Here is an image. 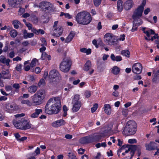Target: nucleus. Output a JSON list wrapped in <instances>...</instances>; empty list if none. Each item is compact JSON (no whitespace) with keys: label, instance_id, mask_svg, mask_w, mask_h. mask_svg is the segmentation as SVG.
I'll return each mask as SVG.
<instances>
[{"label":"nucleus","instance_id":"1","mask_svg":"<svg viewBox=\"0 0 159 159\" xmlns=\"http://www.w3.org/2000/svg\"><path fill=\"white\" fill-rule=\"evenodd\" d=\"M61 108V98L56 97L50 99L45 108V112L48 114H57Z\"/></svg>","mask_w":159,"mask_h":159},{"label":"nucleus","instance_id":"2","mask_svg":"<svg viewBox=\"0 0 159 159\" xmlns=\"http://www.w3.org/2000/svg\"><path fill=\"white\" fill-rule=\"evenodd\" d=\"M75 19L78 24L84 25L89 24L92 20L90 14L84 11L78 13L76 16Z\"/></svg>","mask_w":159,"mask_h":159},{"label":"nucleus","instance_id":"3","mask_svg":"<svg viewBox=\"0 0 159 159\" xmlns=\"http://www.w3.org/2000/svg\"><path fill=\"white\" fill-rule=\"evenodd\" d=\"M46 96V92L43 89L38 91L32 97V104L34 105L38 106L42 104L44 102Z\"/></svg>","mask_w":159,"mask_h":159},{"label":"nucleus","instance_id":"4","mask_svg":"<svg viewBox=\"0 0 159 159\" xmlns=\"http://www.w3.org/2000/svg\"><path fill=\"white\" fill-rule=\"evenodd\" d=\"M13 123L17 128L24 130L30 129L31 126L30 121L24 118H20L18 120H13Z\"/></svg>","mask_w":159,"mask_h":159},{"label":"nucleus","instance_id":"5","mask_svg":"<svg viewBox=\"0 0 159 159\" xmlns=\"http://www.w3.org/2000/svg\"><path fill=\"white\" fill-rule=\"evenodd\" d=\"M136 125L135 121H129L125 126L123 132L126 135H133L136 131Z\"/></svg>","mask_w":159,"mask_h":159},{"label":"nucleus","instance_id":"6","mask_svg":"<svg viewBox=\"0 0 159 159\" xmlns=\"http://www.w3.org/2000/svg\"><path fill=\"white\" fill-rule=\"evenodd\" d=\"M37 7L40 9V10L44 12L50 13L54 11L55 8L50 2L47 1H42L39 3Z\"/></svg>","mask_w":159,"mask_h":159},{"label":"nucleus","instance_id":"7","mask_svg":"<svg viewBox=\"0 0 159 159\" xmlns=\"http://www.w3.org/2000/svg\"><path fill=\"white\" fill-rule=\"evenodd\" d=\"M146 1L143 0L142 4L133 11L132 18L134 21H138L142 15L144 7L146 4Z\"/></svg>","mask_w":159,"mask_h":159},{"label":"nucleus","instance_id":"8","mask_svg":"<svg viewBox=\"0 0 159 159\" xmlns=\"http://www.w3.org/2000/svg\"><path fill=\"white\" fill-rule=\"evenodd\" d=\"M72 62L69 58H64L60 65V70L64 72H68L70 69Z\"/></svg>","mask_w":159,"mask_h":159},{"label":"nucleus","instance_id":"9","mask_svg":"<svg viewBox=\"0 0 159 159\" xmlns=\"http://www.w3.org/2000/svg\"><path fill=\"white\" fill-rule=\"evenodd\" d=\"M80 95L76 94L74 96L72 99V103L73 107L72 110L74 112L78 111L81 106L82 103L80 101Z\"/></svg>","mask_w":159,"mask_h":159},{"label":"nucleus","instance_id":"10","mask_svg":"<svg viewBox=\"0 0 159 159\" xmlns=\"http://www.w3.org/2000/svg\"><path fill=\"white\" fill-rule=\"evenodd\" d=\"M60 77V75L59 72L55 69H54L50 71L49 75V81L50 82L54 81L56 78H59Z\"/></svg>","mask_w":159,"mask_h":159},{"label":"nucleus","instance_id":"11","mask_svg":"<svg viewBox=\"0 0 159 159\" xmlns=\"http://www.w3.org/2000/svg\"><path fill=\"white\" fill-rule=\"evenodd\" d=\"M143 66L142 64L139 63L134 64L132 66V71L134 74H139L142 70Z\"/></svg>","mask_w":159,"mask_h":159},{"label":"nucleus","instance_id":"12","mask_svg":"<svg viewBox=\"0 0 159 159\" xmlns=\"http://www.w3.org/2000/svg\"><path fill=\"white\" fill-rule=\"evenodd\" d=\"M24 0H8V3L11 7L15 8L19 7L23 3Z\"/></svg>","mask_w":159,"mask_h":159},{"label":"nucleus","instance_id":"13","mask_svg":"<svg viewBox=\"0 0 159 159\" xmlns=\"http://www.w3.org/2000/svg\"><path fill=\"white\" fill-rule=\"evenodd\" d=\"M130 147H131L130 148L131 149V151L130 152V154L131 155V157L130 159H131L134 156L135 150L138 151L139 154L138 156H140L141 149V146H136L135 145H132Z\"/></svg>","mask_w":159,"mask_h":159},{"label":"nucleus","instance_id":"14","mask_svg":"<svg viewBox=\"0 0 159 159\" xmlns=\"http://www.w3.org/2000/svg\"><path fill=\"white\" fill-rule=\"evenodd\" d=\"M92 137L90 136H86L82 138L80 140V142L82 144H86L93 142Z\"/></svg>","mask_w":159,"mask_h":159},{"label":"nucleus","instance_id":"15","mask_svg":"<svg viewBox=\"0 0 159 159\" xmlns=\"http://www.w3.org/2000/svg\"><path fill=\"white\" fill-rule=\"evenodd\" d=\"M66 123L65 121L62 119L57 120L52 124V126L54 127H58L63 125Z\"/></svg>","mask_w":159,"mask_h":159},{"label":"nucleus","instance_id":"16","mask_svg":"<svg viewBox=\"0 0 159 159\" xmlns=\"http://www.w3.org/2000/svg\"><path fill=\"white\" fill-rule=\"evenodd\" d=\"M145 147L147 150H153L157 149V144L155 142H151L149 144H146Z\"/></svg>","mask_w":159,"mask_h":159},{"label":"nucleus","instance_id":"17","mask_svg":"<svg viewBox=\"0 0 159 159\" xmlns=\"http://www.w3.org/2000/svg\"><path fill=\"white\" fill-rule=\"evenodd\" d=\"M132 145H124L122 146L121 148L117 151L118 153L119 152H121L122 150L126 149L125 151V152L127 153L129 151H131V149L130 148Z\"/></svg>","mask_w":159,"mask_h":159},{"label":"nucleus","instance_id":"18","mask_svg":"<svg viewBox=\"0 0 159 159\" xmlns=\"http://www.w3.org/2000/svg\"><path fill=\"white\" fill-rule=\"evenodd\" d=\"M2 78L4 79H10L11 78V75L8 70L2 71Z\"/></svg>","mask_w":159,"mask_h":159},{"label":"nucleus","instance_id":"19","mask_svg":"<svg viewBox=\"0 0 159 159\" xmlns=\"http://www.w3.org/2000/svg\"><path fill=\"white\" fill-rule=\"evenodd\" d=\"M133 2L131 0H127L125 3V8L126 10H129L133 5Z\"/></svg>","mask_w":159,"mask_h":159},{"label":"nucleus","instance_id":"20","mask_svg":"<svg viewBox=\"0 0 159 159\" xmlns=\"http://www.w3.org/2000/svg\"><path fill=\"white\" fill-rule=\"evenodd\" d=\"M10 62V60L9 59H6L5 57L3 55L0 56V62L5 64L8 66L9 65V62Z\"/></svg>","mask_w":159,"mask_h":159},{"label":"nucleus","instance_id":"21","mask_svg":"<svg viewBox=\"0 0 159 159\" xmlns=\"http://www.w3.org/2000/svg\"><path fill=\"white\" fill-rule=\"evenodd\" d=\"M39 20L40 23L45 24L49 22V17L47 15H44L41 16Z\"/></svg>","mask_w":159,"mask_h":159},{"label":"nucleus","instance_id":"22","mask_svg":"<svg viewBox=\"0 0 159 159\" xmlns=\"http://www.w3.org/2000/svg\"><path fill=\"white\" fill-rule=\"evenodd\" d=\"M34 111L35 112L30 115V117L31 118L37 117L39 114L42 112V110L41 109H36Z\"/></svg>","mask_w":159,"mask_h":159},{"label":"nucleus","instance_id":"23","mask_svg":"<svg viewBox=\"0 0 159 159\" xmlns=\"http://www.w3.org/2000/svg\"><path fill=\"white\" fill-rule=\"evenodd\" d=\"M57 33H53L52 35L53 36H56V37H59L60 36L62 33L63 29L61 26H59L57 28Z\"/></svg>","mask_w":159,"mask_h":159},{"label":"nucleus","instance_id":"24","mask_svg":"<svg viewBox=\"0 0 159 159\" xmlns=\"http://www.w3.org/2000/svg\"><path fill=\"white\" fill-rule=\"evenodd\" d=\"M75 35V33L73 32H71L68 37L66 39L65 42L66 43H68L70 42L72 39L74 37Z\"/></svg>","mask_w":159,"mask_h":159},{"label":"nucleus","instance_id":"25","mask_svg":"<svg viewBox=\"0 0 159 159\" xmlns=\"http://www.w3.org/2000/svg\"><path fill=\"white\" fill-rule=\"evenodd\" d=\"M12 24L16 29H18L19 27L22 28V25L20 22L17 20H14L12 21Z\"/></svg>","mask_w":159,"mask_h":159},{"label":"nucleus","instance_id":"26","mask_svg":"<svg viewBox=\"0 0 159 159\" xmlns=\"http://www.w3.org/2000/svg\"><path fill=\"white\" fill-rule=\"evenodd\" d=\"M37 86L34 85L30 86L28 88V91L31 93H34L37 90Z\"/></svg>","mask_w":159,"mask_h":159},{"label":"nucleus","instance_id":"27","mask_svg":"<svg viewBox=\"0 0 159 159\" xmlns=\"http://www.w3.org/2000/svg\"><path fill=\"white\" fill-rule=\"evenodd\" d=\"M91 67V63L89 60H88L84 65V71H88Z\"/></svg>","mask_w":159,"mask_h":159},{"label":"nucleus","instance_id":"28","mask_svg":"<svg viewBox=\"0 0 159 159\" xmlns=\"http://www.w3.org/2000/svg\"><path fill=\"white\" fill-rule=\"evenodd\" d=\"M34 36V34L33 33H27V31L25 30H24L23 32V37L24 38L26 39L28 38H30L33 37Z\"/></svg>","mask_w":159,"mask_h":159},{"label":"nucleus","instance_id":"29","mask_svg":"<svg viewBox=\"0 0 159 159\" xmlns=\"http://www.w3.org/2000/svg\"><path fill=\"white\" fill-rule=\"evenodd\" d=\"M138 21H134V20L133 21V25L132 28L131 29V31L133 32L137 30V28L138 26L140 25L142 23V22L141 23L138 22L137 23Z\"/></svg>","mask_w":159,"mask_h":159},{"label":"nucleus","instance_id":"30","mask_svg":"<svg viewBox=\"0 0 159 159\" xmlns=\"http://www.w3.org/2000/svg\"><path fill=\"white\" fill-rule=\"evenodd\" d=\"M104 111L108 115L110 114L111 113V109L110 105L106 104L104 105Z\"/></svg>","mask_w":159,"mask_h":159},{"label":"nucleus","instance_id":"31","mask_svg":"<svg viewBox=\"0 0 159 159\" xmlns=\"http://www.w3.org/2000/svg\"><path fill=\"white\" fill-rule=\"evenodd\" d=\"M112 37L111 34L109 33L106 34L104 37V40L108 44L111 40Z\"/></svg>","mask_w":159,"mask_h":159},{"label":"nucleus","instance_id":"32","mask_svg":"<svg viewBox=\"0 0 159 159\" xmlns=\"http://www.w3.org/2000/svg\"><path fill=\"white\" fill-rule=\"evenodd\" d=\"M111 58L113 61H120L122 60V57L120 56H117L116 57L113 54H112L111 55Z\"/></svg>","mask_w":159,"mask_h":159},{"label":"nucleus","instance_id":"33","mask_svg":"<svg viewBox=\"0 0 159 159\" xmlns=\"http://www.w3.org/2000/svg\"><path fill=\"white\" fill-rule=\"evenodd\" d=\"M122 3L123 2L121 0H118L117 1V8L119 12H121L123 10Z\"/></svg>","mask_w":159,"mask_h":159},{"label":"nucleus","instance_id":"34","mask_svg":"<svg viewBox=\"0 0 159 159\" xmlns=\"http://www.w3.org/2000/svg\"><path fill=\"white\" fill-rule=\"evenodd\" d=\"M120 71V68L117 66H114L111 70V72L115 75H117L118 74Z\"/></svg>","mask_w":159,"mask_h":159},{"label":"nucleus","instance_id":"35","mask_svg":"<svg viewBox=\"0 0 159 159\" xmlns=\"http://www.w3.org/2000/svg\"><path fill=\"white\" fill-rule=\"evenodd\" d=\"M93 139V142L95 141H99L102 138V136L100 135H97L93 137H92Z\"/></svg>","mask_w":159,"mask_h":159},{"label":"nucleus","instance_id":"36","mask_svg":"<svg viewBox=\"0 0 159 159\" xmlns=\"http://www.w3.org/2000/svg\"><path fill=\"white\" fill-rule=\"evenodd\" d=\"M21 103L22 104H26L28 106H31L32 105V102H31L29 100H24L21 101Z\"/></svg>","mask_w":159,"mask_h":159},{"label":"nucleus","instance_id":"37","mask_svg":"<svg viewBox=\"0 0 159 159\" xmlns=\"http://www.w3.org/2000/svg\"><path fill=\"white\" fill-rule=\"evenodd\" d=\"M144 33L146 34L148 37H149L150 35L155 34V32L153 30L150 29L146 31H144Z\"/></svg>","mask_w":159,"mask_h":159},{"label":"nucleus","instance_id":"38","mask_svg":"<svg viewBox=\"0 0 159 159\" xmlns=\"http://www.w3.org/2000/svg\"><path fill=\"white\" fill-rule=\"evenodd\" d=\"M121 54L124 56L127 57H129L130 56V52L127 50H122L121 52Z\"/></svg>","mask_w":159,"mask_h":159},{"label":"nucleus","instance_id":"39","mask_svg":"<svg viewBox=\"0 0 159 159\" xmlns=\"http://www.w3.org/2000/svg\"><path fill=\"white\" fill-rule=\"evenodd\" d=\"M10 34L12 37L15 38L17 36L18 32L16 30L13 29L11 31Z\"/></svg>","mask_w":159,"mask_h":159},{"label":"nucleus","instance_id":"40","mask_svg":"<svg viewBox=\"0 0 159 159\" xmlns=\"http://www.w3.org/2000/svg\"><path fill=\"white\" fill-rule=\"evenodd\" d=\"M64 16L65 18L70 19L72 18V16L68 13H64L63 12H61L60 15V16Z\"/></svg>","mask_w":159,"mask_h":159},{"label":"nucleus","instance_id":"41","mask_svg":"<svg viewBox=\"0 0 159 159\" xmlns=\"http://www.w3.org/2000/svg\"><path fill=\"white\" fill-rule=\"evenodd\" d=\"M31 20L33 23L35 24H36L38 23L39 22V19L37 17L35 16H32Z\"/></svg>","mask_w":159,"mask_h":159},{"label":"nucleus","instance_id":"42","mask_svg":"<svg viewBox=\"0 0 159 159\" xmlns=\"http://www.w3.org/2000/svg\"><path fill=\"white\" fill-rule=\"evenodd\" d=\"M6 107L8 110H14V107L13 106L10 104L8 103L6 104Z\"/></svg>","mask_w":159,"mask_h":159},{"label":"nucleus","instance_id":"43","mask_svg":"<svg viewBox=\"0 0 159 159\" xmlns=\"http://www.w3.org/2000/svg\"><path fill=\"white\" fill-rule=\"evenodd\" d=\"M98 107V105L97 104L95 103L94 104L93 107L91 108V111L92 113H93L96 111Z\"/></svg>","mask_w":159,"mask_h":159},{"label":"nucleus","instance_id":"44","mask_svg":"<svg viewBox=\"0 0 159 159\" xmlns=\"http://www.w3.org/2000/svg\"><path fill=\"white\" fill-rule=\"evenodd\" d=\"M12 87L13 88H15L17 91L16 92H18V90L20 88V84L17 83H15L13 84Z\"/></svg>","mask_w":159,"mask_h":159},{"label":"nucleus","instance_id":"45","mask_svg":"<svg viewBox=\"0 0 159 159\" xmlns=\"http://www.w3.org/2000/svg\"><path fill=\"white\" fill-rule=\"evenodd\" d=\"M102 0H93L94 5L97 7L101 4Z\"/></svg>","mask_w":159,"mask_h":159},{"label":"nucleus","instance_id":"46","mask_svg":"<svg viewBox=\"0 0 159 159\" xmlns=\"http://www.w3.org/2000/svg\"><path fill=\"white\" fill-rule=\"evenodd\" d=\"M25 116V114L24 113H21L20 114H17L16 115H14L15 117L16 118H17L15 120H18V119H20V118H21V117L23 116Z\"/></svg>","mask_w":159,"mask_h":159},{"label":"nucleus","instance_id":"47","mask_svg":"<svg viewBox=\"0 0 159 159\" xmlns=\"http://www.w3.org/2000/svg\"><path fill=\"white\" fill-rule=\"evenodd\" d=\"M22 66L21 64H18L15 68L16 70L18 72H20L21 70Z\"/></svg>","mask_w":159,"mask_h":159},{"label":"nucleus","instance_id":"48","mask_svg":"<svg viewBox=\"0 0 159 159\" xmlns=\"http://www.w3.org/2000/svg\"><path fill=\"white\" fill-rule=\"evenodd\" d=\"M38 61V60L36 58H34L32 60L31 63L30 64V66H34L36 65V63Z\"/></svg>","mask_w":159,"mask_h":159},{"label":"nucleus","instance_id":"49","mask_svg":"<svg viewBox=\"0 0 159 159\" xmlns=\"http://www.w3.org/2000/svg\"><path fill=\"white\" fill-rule=\"evenodd\" d=\"M128 110L127 109H123L122 110V114L125 116H126L128 113Z\"/></svg>","mask_w":159,"mask_h":159},{"label":"nucleus","instance_id":"50","mask_svg":"<svg viewBox=\"0 0 159 159\" xmlns=\"http://www.w3.org/2000/svg\"><path fill=\"white\" fill-rule=\"evenodd\" d=\"M48 55L47 54L46 52H43L42 54V56L41 57V58L42 60H44L47 58V57L48 56Z\"/></svg>","mask_w":159,"mask_h":159},{"label":"nucleus","instance_id":"51","mask_svg":"<svg viewBox=\"0 0 159 159\" xmlns=\"http://www.w3.org/2000/svg\"><path fill=\"white\" fill-rule=\"evenodd\" d=\"M58 22V21H55L54 22V24L53 26V31H56L57 30V25Z\"/></svg>","mask_w":159,"mask_h":159},{"label":"nucleus","instance_id":"52","mask_svg":"<svg viewBox=\"0 0 159 159\" xmlns=\"http://www.w3.org/2000/svg\"><path fill=\"white\" fill-rule=\"evenodd\" d=\"M45 84V81L43 79H41L38 84L39 86H41L42 85H43Z\"/></svg>","mask_w":159,"mask_h":159},{"label":"nucleus","instance_id":"53","mask_svg":"<svg viewBox=\"0 0 159 159\" xmlns=\"http://www.w3.org/2000/svg\"><path fill=\"white\" fill-rule=\"evenodd\" d=\"M91 95V92L89 91H86L85 93V95L87 98H89Z\"/></svg>","mask_w":159,"mask_h":159},{"label":"nucleus","instance_id":"54","mask_svg":"<svg viewBox=\"0 0 159 159\" xmlns=\"http://www.w3.org/2000/svg\"><path fill=\"white\" fill-rule=\"evenodd\" d=\"M128 142L129 143H134L137 142V140L135 139H129Z\"/></svg>","mask_w":159,"mask_h":159},{"label":"nucleus","instance_id":"55","mask_svg":"<svg viewBox=\"0 0 159 159\" xmlns=\"http://www.w3.org/2000/svg\"><path fill=\"white\" fill-rule=\"evenodd\" d=\"M41 41L42 42V43H43V44H42L41 45L42 46H43L44 45H47V43L46 42V41L44 38H42L41 39Z\"/></svg>","mask_w":159,"mask_h":159},{"label":"nucleus","instance_id":"56","mask_svg":"<svg viewBox=\"0 0 159 159\" xmlns=\"http://www.w3.org/2000/svg\"><path fill=\"white\" fill-rule=\"evenodd\" d=\"M35 153L36 154L34 156H36L40 153V149L39 148H37V149L34 151Z\"/></svg>","mask_w":159,"mask_h":159},{"label":"nucleus","instance_id":"57","mask_svg":"<svg viewBox=\"0 0 159 159\" xmlns=\"http://www.w3.org/2000/svg\"><path fill=\"white\" fill-rule=\"evenodd\" d=\"M26 26L28 27L29 30H30L32 28V25L30 23L25 24Z\"/></svg>","mask_w":159,"mask_h":159},{"label":"nucleus","instance_id":"58","mask_svg":"<svg viewBox=\"0 0 159 159\" xmlns=\"http://www.w3.org/2000/svg\"><path fill=\"white\" fill-rule=\"evenodd\" d=\"M92 43L95 46L96 48H98V45L97 43V41L96 39H94L93 40Z\"/></svg>","mask_w":159,"mask_h":159},{"label":"nucleus","instance_id":"59","mask_svg":"<svg viewBox=\"0 0 159 159\" xmlns=\"http://www.w3.org/2000/svg\"><path fill=\"white\" fill-rule=\"evenodd\" d=\"M31 31L32 32H33V33H34L35 34H38L39 33L38 31V30H37L35 28H32L31 29Z\"/></svg>","mask_w":159,"mask_h":159},{"label":"nucleus","instance_id":"60","mask_svg":"<svg viewBox=\"0 0 159 159\" xmlns=\"http://www.w3.org/2000/svg\"><path fill=\"white\" fill-rule=\"evenodd\" d=\"M15 52L14 51H11L9 53V57L11 58H13L15 56Z\"/></svg>","mask_w":159,"mask_h":159},{"label":"nucleus","instance_id":"61","mask_svg":"<svg viewBox=\"0 0 159 159\" xmlns=\"http://www.w3.org/2000/svg\"><path fill=\"white\" fill-rule=\"evenodd\" d=\"M133 79L134 80H139L141 79V77L140 75H136L133 77Z\"/></svg>","mask_w":159,"mask_h":159},{"label":"nucleus","instance_id":"62","mask_svg":"<svg viewBox=\"0 0 159 159\" xmlns=\"http://www.w3.org/2000/svg\"><path fill=\"white\" fill-rule=\"evenodd\" d=\"M5 90L7 91H9L11 90L12 87L10 86H6L5 87Z\"/></svg>","mask_w":159,"mask_h":159},{"label":"nucleus","instance_id":"63","mask_svg":"<svg viewBox=\"0 0 159 159\" xmlns=\"http://www.w3.org/2000/svg\"><path fill=\"white\" fill-rule=\"evenodd\" d=\"M84 151L85 150L84 149H81V148L78 150L79 153L81 154H83L84 153Z\"/></svg>","mask_w":159,"mask_h":159},{"label":"nucleus","instance_id":"64","mask_svg":"<svg viewBox=\"0 0 159 159\" xmlns=\"http://www.w3.org/2000/svg\"><path fill=\"white\" fill-rule=\"evenodd\" d=\"M150 11V9L149 8H148L146 9L144 11V13L145 15H147L148 14L149 12Z\"/></svg>","mask_w":159,"mask_h":159}]
</instances>
